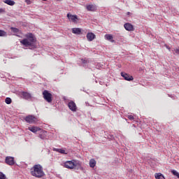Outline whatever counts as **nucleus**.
Listing matches in <instances>:
<instances>
[{
    "instance_id": "1",
    "label": "nucleus",
    "mask_w": 179,
    "mask_h": 179,
    "mask_svg": "<svg viewBox=\"0 0 179 179\" xmlns=\"http://www.w3.org/2000/svg\"><path fill=\"white\" fill-rule=\"evenodd\" d=\"M24 37L26 38L20 41V43L24 45V47H31L36 43V36H34V34L28 33L24 35Z\"/></svg>"
},
{
    "instance_id": "2",
    "label": "nucleus",
    "mask_w": 179,
    "mask_h": 179,
    "mask_svg": "<svg viewBox=\"0 0 179 179\" xmlns=\"http://www.w3.org/2000/svg\"><path fill=\"white\" fill-rule=\"evenodd\" d=\"M30 173L33 177H36V178L44 177V171H43V166L40 164H35L31 168Z\"/></svg>"
},
{
    "instance_id": "3",
    "label": "nucleus",
    "mask_w": 179,
    "mask_h": 179,
    "mask_svg": "<svg viewBox=\"0 0 179 179\" xmlns=\"http://www.w3.org/2000/svg\"><path fill=\"white\" fill-rule=\"evenodd\" d=\"M61 166L64 167V169H69V170H73L76 169V167H79L80 166V162L77 161L76 159H73L71 161H66L61 164Z\"/></svg>"
},
{
    "instance_id": "4",
    "label": "nucleus",
    "mask_w": 179,
    "mask_h": 179,
    "mask_svg": "<svg viewBox=\"0 0 179 179\" xmlns=\"http://www.w3.org/2000/svg\"><path fill=\"white\" fill-rule=\"evenodd\" d=\"M43 97L48 103H52V94L50 93L48 90H45L43 93Z\"/></svg>"
},
{
    "instance_id": "5",
    "label": "nucleus",
    "mask_w": 179,
    "mask_h": 179,
    "mask_svg": "<svg viewBox=\"0 0 179 179\" xmlns=\"http://www.w3.org/2000/svg\"><path fill=\"white\" fill-rule=\"evenodd\" d=\"M25 121L28 124H36L38 120L34 115H28L25 117Z\"/></svg>"
},
{
    "instance_id": "6",
    "label": "nucleus",
    "mask_w": 179,
    "mask_h": 179,
    "mask_svg": "<svg viewBox=\"0 0 179 179\" xmlns=\"http://www.w3.org/2000/svg\"><path fill=\"white\" fill-rule=\"evenodd\" d=\"M68 107L71 111L73 113L76 112L78 110V106H76V103L73 101H71L68 103Z\"/></svg>"
},
{
    "instance_id": "7",
    "label": "nucleus",
    "mask_w": 179,
    "mask_h": 179,
    "mask_svg": "<svg viewBox=\"0 0 179 179\" xmlns=\"http://www.w3.org/2000/svg\"><path fill=\"white\" fill-rule=\"evenodd\" d=\"M67 17L71 22H73V23H78V21L79 20L78 15H72L71 13L67 14Z\"/></svg>"
},
{
    "instance_id": "8",
    "label": "nucleus",
    "mask_w": 179,
    "mask_h": 179,
    "mask_svg": "<svg viewBox=\"0 0 179 179\" xmlns=\"http://www.w3.org/2000/svg\"><path fill=\"white\" fill-rule=\"evenodd\" d=\"M120 75L122 78H124V80H128L129 82H131V80H134V77L125 72H122Z\"/></svg>"
},
{
    "instance_id": "9",
    "label": "nucleus",
    "mask_w": 179,
    "mask_h": 179,
    "mask_svg": "<svg viewBox=\"0 0 179 179\" xmlns=\"http://www.w3.org/2000/svg\"><path fill=\"white\" fill-rule=\"evenodd\" d=\"M5 162L8 166H13L15 164V158L13 157H6Z\"/></svg>"
},
{
    "instance_id": "10",
    "label": "nucleus",
    "mask_w": 179,
    "mask_h": 179,
    "mask_svg": "<svg viewBox=\"0 0 179 179\" xmlns=\"http://www.w3.org/2000/svg\"><path fill=\"white\" fill-rule=\"evenodd\" d=\"M124 27L127 31H134V30H135V28H134V25H132V24L131 23L124 24Z\"/></svg>"
},
{
    "instance_id": "11",
    "label": "nucleus",
    "mask_w": 179,
    "mask_h": 179,
    "mask_svg": "<svg viewBox=\"0 0 179 179\" xmlns=\"http://www.w3.org/2000/svg\"><path fill=\"white\" fill-rule=\"evenodd\" d=\"M86 8L89 12H96V10H97V6L93 4L87 5Z\"/></svg>"
},
{
    "instance_id": "12",
    "label": "nucleus",
    "mask_w": 179,
    "mask_h": 179,
    "mask_svg": "<svg viewBox=\"0 0 179 179\" xmlns=\"http://www.w3.org/2000/svg\"><path fill=\"white\" fill-rule=\"evenodd\" d=\"M22 99L25 100H31V94L26 92H22Z\"/></svg>"
},
{
    "instance_id": "13",
    "label": "nucleus",
    "mask_w": 179,
    "mask_h": 179,
    "mask_svg": "<svg viewBox=\"0 0 179 179\" xmlns=\"http://www.w3.org/2000/svg\"><path fill=\"white\" fill-rule=\"evenodd\" d=\"M96 38V35L92 32H89L87 34V40L88 41H93Z\"/></svg>"
},
{
    "instance_id": "14",
    "label": "nucleus",
    "mask_w": 179,
    "mask_h": 179,
    "mask_svg": "<svg viewBox=\"0 0 179 179\" xmlns=\"http://www.w3.org/2000/svg\"><path fill=\"white\" fill-rule=\"evenodd\" d=\"M28 129L31 131V132H33L34 134H36V132H38V131H41V129L38 127H28Z\"/></svg>"
},
{
    "instance_id": "15",
    "label": "nucleus",
    "mask_w": 179,
    "mask_h": 179,
    "mask_svg": "<svg viewBox=\"0 0 179 179\" xmlns=\"http://www.w3.org/2000/svg\"><path fill=\"white\" fill-rule=\"evenodd\" d=\"M73 34H82V29L80 28H73L72 29Z\"/></svg>"
},
{
    "instance_id": "16",
    "label": "nucleus",
    "mask_w": 179,
    "mask_h": 179,
    "mask_svg": "<svg viewBox=\"0 0 179 179\" xmlns=\"http://www.w3.org/2000/svg\"><path fill=\"white\" fill-rule=\"evenodd\" d=\"M55 152H57L58 153H61L62 155H68V152L62 148H54Z\"/></svg>"
},
{
    "instance_id": "17",
    "label": "nucleus",
    "mask_w": 179,
    "mask_h": 179,
    "mask_svg": "<svg viewBox=\"0 0 179 179\" xmlns=\"http://www.w3.org/2000/svg\"><path fill=\"white\" fill-rule=\"evenodd\" d=\"M105 38L106 40H108V41H110V43H114V37H113V35L111 34H106Z\"/></svg>"
},
{
    "instance_id": "18",
    "label": "nucleus",
    "mask_w": 179,
    "mask_h": 179,
    "mask_svg": "<svg viewBox=\"0 0 179 179\" xmlns=\"http://www.w3.org/2000/svg\"><path fill=\"white\" fill-rule=\"evenodd\" d=\"M90 167L92 169H94V167H96V160L94 159L90 160Z\"/></svg>"
},
{
    "instance_id": "19",
    "label": "nucleus",
    "mask_w": 179,
    "mask_h": 179,
    "mask_svg": "<svg viewBox=\"0 0 179 179\" xmlns=\"http://www.w3.org/2000/svg\"><path fill=\"white\" fill-rule=\"evenodd\" d=\"M4 3H6L7 5H9L10 6H13L15 5V1L12 0H6L4 1Z\"/></svg>"
},
{
    "instance_id": "20",
    "label": "nucleus",
    "mask_w": 179,
    "mask_h": 179,
    "mask_svg": "<svg viewBox=\"0 0 179 179\" xmlns=\"http://www.w3.org/2000/svg\"><path fill=\"white\" fill-rule=\"evenodd\" d=\"M155 177L156 179H164V176L161 173H155Z\"/></svg>"
},
{
    "instance_id": "21",
    "label": "nucleus",
    "mask_w": 179,
    "mask_h": 179,
    "mask_svg": "<svg viewBox=\"0 0 179 179\" xmlns=\"http://www.w3.org/2000/svg\"><path fill=\"white\" fill-rule=\"evenodd\" d=\"M45 134H47V131L41 132V134H39V138H41V139H45L47 136Z\"/></svg>"
},
{
    "instance_id": "22",
    "label": "nucleus",
    "mask_w": 179,
    "mask_h": 179,
    "mask_svg": "<svg viewBox=\"0 0 179 179\" xmlns=\"http://www.w3.org/2000/svg\"><path fill=\"white\" fill-rule=\"evenodd\" d=\"M7 34L5 31L0 30V37H6Z\"/></svg>"
},
{
    "instance_id": "23",
    "label": "nucleus",
    "mask_w": 179,
    "mask_h": 179,
    "mask_svg": "<svg viewBox=\"0 0 179 179\" xmlns=\"http://www.w3.org/2000/svg\"><path fill=\"white\" fill-rule=\"evenodd\" d=\"M5 103L6 104H10L12 103V99L9 97L6 98Z\"/></svg>"
},
{
    "instance_id": "24",
    "label": "nucleus",
    "mask_w": 179,
    "mask_h": 179,
    "mask_svg": "<svg viewBox=\"0 0 179 179\" xmlns=\"http://www.w3.org/2000/svg\"><path fill=\"white\" fill-rule=\"evenodd\" d=\"M171 173H172V174H173V176H176V177H178V178H179V173H178V172H177V171L172 170Z\"/></svg>"
},
{
    "instance_id": "25",
    "label": "nucleus",
    "mask_w": 179,
    "mask_h": 179,
    "mask_svg": "<svg viewBox=\"0 0 179 179\" xmlns=\"http://www.w3.org/2000/svg\"><path fill=\"white\" fill-rule=\"evenodd\" d=\"M10 29L12 30L13 33H19V29L17 28L11 27Z\"/></svg>"
},
{
    "instance_id": "26",
    "label": "nucleus",
    "mask_w": 179,
    "mask_h": 179,
    "mask_svg": "<svg viewBox=\"0 0 179 179\" xmlns=\"http://www.w3.org/2000/svg\"><path fill=\"white\" fill-rule=\"evenodd\" d=\"M0 179H6V176L2 172H0Z\"/></svg>"
},
{
    "instance_id": "27",
    "label": "nucleus",
    "mask_w": 179,
    "mask_h": 179,
    "mask_svg": "<svg viewBox=\"0 0 179 179\" xmlns=\"http://www.w3.org/2000/svg\"><path fill=\"white\" fill-rule=\"evenodd\" d=\"M127 118H129V120H134V115H127Z\"/></svg>"
},
{
    "instance_id": "28",
    "label": "nucleus",
    "mask_w": 179,
    "mask_h": 179,
    "mask_svg": "<svg viewBox=\"0 0 179 179\" xmlns=\"http://www.w3.org/2000/svg\"><path fill=\"white\" fill-rule=\"evenodd\" d=\"M173 51H175L176 54L179 55V49L178 48H175L173 50Z\"/></svg>"
},
{
    "instance_id": "29",
    "label": "nucleus",
    "mask_w": 179,
    "mask_h": 179,
    "mask_svg": "<svg viewBox=\"0 0 179 179\" xmlns=\"http://www.w3.org/2000/svg\"><path fill=\"white\" fill-rule=\"evenodd\" d=\"M165 46L167 48V50H169V51L171 50V48L169 45H166Z\"/></svg>"
},
{
    "instance_id": "30",
    "label": "nucleus",
    "mask_w": 179,
    "mask_h": 179,
    "mask_svg": "<svg viewBox=\"0 0 179 179\" xmlns=\"http://www.w3.org/2000/svg\"><path fill=\"white\" fill-rule=\"evenodd\" d=\"M2 12H3V9L0 8V13H2Z\"/></svg>"
},
{
    "instance_id": "31",
    "label": "nucleus",
    "mask_w": 179,
    "mask_h": 179,
    "mask_svg": "<svg viewBox=\"0 0 179 179\" xmlns=\"http://www.w3.org/2000/svg\"><path fill=\"white\" fill-rule=\"evenodd\" d=\"M129 13H131L128 12V13H127V15H129Z\"/></svg>"
},
{
    "instance_id": "32",
    "label": "nucleus",
    "mask_w": 179,
    "mask_h": 179,
    "mask_svg": "<svg viewBox=\"0 0 179 179\" xmlns=\"http://www.w3.org/2000/svg\"><path fill=\"white\" fill-rule=\"evenodd\" d=\"M43 1H47V0H43Z\"/></svg>"
}]
</instances>
